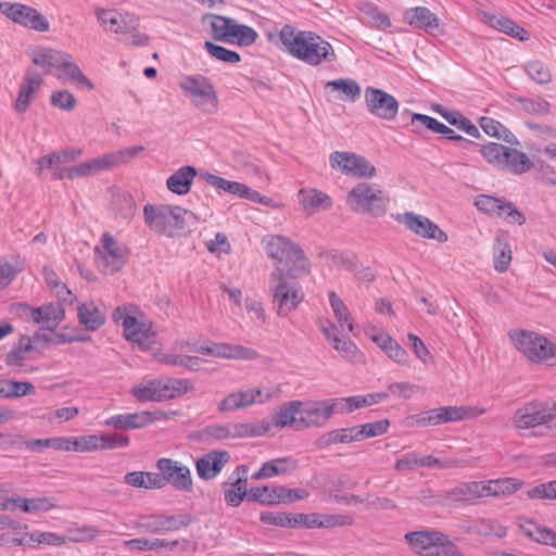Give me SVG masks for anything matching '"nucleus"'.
<instances>
[{
	"instance_id": "40",
	"label": "nucleus",
	"mask_w": 556,
	"mask_h": 556,
	"mask_svg": "<svg viewBox=\"0 0 556 556\" xmlns=\"http://www.w3.org/2000/svg\"><path fill=\"white\" fill-rule=\"evenodd\" d=\"M358 442L355 427L341 428L328 431L321 434L315 442V445L320 448H328L333 444H343Z\"/></svg>"
},
{
	"instance_id": "16",
	"label": "nucleus",
	"mask_w": 556,
	"mask_h": 556,
	"mask_svg": "<svg viewBox=\"0 0 556 556\" xmlns=\"http://www.w3.org/2000/svg\"><path fill=\"white\" fill-rule=\"evenodd\" d=\"M156 469L162 473L165 485L172 484L176 490L182 492L192 491V477L186 465L172 458H160L156 462Z\"/></svg>"
},
{
	"instance_id": "59",
	"label": "nucleus",
	"mask_w": 556,
	"mask_h": 556,
	"mask_svg": "<svg viewBox=\"0 0 556 556\" xmlns=\"http://www.w3.org/2000/svg\"><path fill=\"white\" fill-rule=\"evenodd\" d=\"M204 47L207 51V53L222 62L228 63V64H236L240 62V55L232 50H228L222 46L215 45L211 41H205Z\"/></svg>"
},
{
	"instance_id": "1",
	"label": "nucleus",
	"mask_w": 556,
	"mask_h": 556,
	"mask_svg": "<svg viewBox=\"0 0 556 556\" xmlns=\"http://www.w3.org/2000/svg\"><path fill=\"white\" fill-rule=\"evenodd\" d=\"M279 40L291 56L311 66L333 63L338 59L332 45L313 31L296 30L291 25H285Z\"/></svg>"
},
{
	"instance_id": "12",
	"label": "nucleus",
	"mask_w": 556,
	"mask_h": 556,
	"mask_svg": "<svg viewBox=\"0 0 556 556\" xmlns=\"http://www.w3.org/2000/svg\"><path fill=\"white\" fill-rule=\"evenodd\" d=\"M0 12L14 23L37 31H47L49 21L36 9L22 3L1 2Z\"/></svg>"
},
{
	"instance_id": "18",
	"label": "nucleus",
	"mask_w": 556,
	"mask_h": 556,
	"mask_svg": "<svg viewBox=\"0 0 556 556\" xmlns=\"http://www.w3.org/2000/svg\"><path fill=\"white\" fill-rule=\"evenodd\" d=\"M395 219L422 238L433 239L439 242L447 241V235L426 216L406 212L397 214Z\"/></svg>"
},
{
	"instance_id": "55",
	"label": "nucleus",
	"mask_w": 556,
	"mask_h": 556,
	"mask_svg": "<svg viewBox=\"0 0 556 556\" xmlns=\"http://www.w3.org/2000/svg\"><path fill=\"white\" fill-rule=\"evenodd\" d=\"M112 205L115 214L119 215L122 218H129L135 214L136 211V202L132 197L128 193H118L114 195Z\"/></svg>"
},
{
	"instance_id": "30",
	"label": "nucleus",
	"mask_w": 556,
	"mask_h": 556,
	"mask_svg": "<svg viewBox=\"0 0 556 556\" xmlns=\"http://www.w3.org/2000/svg\"><path fill=\"white\" fill-rule=\"evenodd\" d=\"M519 528L522 533L536 543L556 548V532L542 526L532 519H519Z\"/></svg>"
},
{
	"instance_id": "32",
	"label": "nucleus",
	"mask_w": 556,
	"mask_h": 556,
	"mask_svg": "<svg viewBox=\"0 0 556 556\" xmlns=\"http://www.w3.org/2000/svg\"><path fill=\"white\" fill-rule=\"evenodd\" d=\"M295 467L296 462L290 457L276 458L264 463L262 467L252 475L251 478L255 481H258L275 476L285 475L294 470Z\"/></svg>"
},
{
	"instance_id": "8",
	"label": "nucleus",
	"mask_w": 556,
	"mask_h": 556,
	"mask_svg": "<svg viewBox=\"0 0 556 556\" xmlns=\"http://www.w3.org/2000/svg\"><path fill=\"white\" fill-rule=\"evenodd\" d=\"M180 88L191 99L192 104L205 114H214L218 98L213 84L204 76H185Z\"/></svg>"
},
{
	"instance_id": "41",
	"label": "nucleus",
	"mask_w": 556,
	"mask_h": 556,
	"mask_svg": "<svg viewBox=\"0 0 556 556\" xmlns=\"http://www.w3.org/2000/svg\"><path fill=\"white\" fill-rule=\"evenodd\" d=\"M503 170L515 175L529 172L533 164L528 155L515 148L507 147Z\"/></svg>"
},
{
	"instance_id": "51",
	"label": "nucleus",
	"mask_w": 556,
	"mask_h": 556,
	"mask_svg": "<svg viewBox=\"0 0 556 556\" xmlns=\"http://www.w3.org/2000/svg\"><path fill=\"white\" fill-rule=\"evenodd\" d=\"M33 350V342L30 338L23 334L20 338L18 344L14 346L7 355L5 363L9 366H20L26 359L25 354Z\"/></svg>"
},
{
	"instance_id": "60",
	"label": "nucleus",
	"mask_w": 556,
	"mask_h": 556,
	"mask_svg": "<svg viewBox=\"0 0 556 556\" xmlns=\"http://www.w3.org/2000/svg\"><path fill=\"white\" fill-rule=\"evenodd\" d=\"M20 502L23 503V511L28 514L43 513L56 507L54 500L51 497L27 498Z\"/></svg>"
},
{
	"instance_id": "63",
	"label": "nucleus",
	"mask_w": 556,
	"mask_h": 556,
	"mask_svg": "<svg viewBox=\"0 0 556 556\" xmlns=\"http://www.w3.org/2000/svg\"><path fill=\"white\" fill-rule=\"evenodd\" d=\"M166 532L179 531L186 529L195 521L194 516L191 514H179L172 516H164Z\"/></svg>"
},
{
	"instance_id": "26",
	"label": "nucleus",
	"mask_w": 556,
	"mask_h": 556,
	"mask_svg": "<svg viewBox=\"0 0 556 556\" xmlns=\"http://www.w3.org/2000/svg\"><path fill=\"white\" fill-rule=\"evenodd\" d=\"M41 84L42 78L38 72L34 70H28L26 72L15 102L16 112L24 113L27 111L31 102L33 94L39 90Z\"/></svg>"
},
{
	"instance_id": "42",
	"label": "nucleus",
	"mask_w": 556,
	"mask_h": 556,
	"mask_svg": "<svg viewBox=\"0 0 556 556\" xmlns=\"http://www.w3.org/2000/svg\"><path fill=\"white\" fill-rule=\"evenodd\" d=\"M483 497L508 495L520 489L521 482L514 478L482 481Z\"/></svg>"
},
{
	"instance_id": "4",
	"label": "nucleus",
	"mask_w": 556,
	"mask_h": 556,
	"mask_svg": "<svg viewBox=\"0 0 556 556\" xmlns=\"http://www.w3.org/2000/svg\"><path fill=\"white\" fill-rule=\"evenodd\" d=\"M388 194L376 184L359 182L346 195L352 212L371 217L383 216L389 207Z\"/></svg>"
},
{
	"instance_id": "23",
	"label": "nucleus",
	"mask_w": 556,
	"mask_h": 556,
	"mask_svg": "<svg viewBox=\"0 0 556 556\" xmlns=\"http://www.w3.org/2000/svg\"><path fill=\"white\" fill-rule=\"evenodd\" d=\"M445 504L457 507L483 497L482 481L462 482L451 490L444 491Z\"/></svg>"
},
{
	"instance_id": "31",
	"label": "nucleus",
	"mask_w": 556,
	"mask_h": 556,
	"mask_svg": "<svg viewBox=\"0 0 556 556\" xmlns=\"http://www.w3.org/2000/svg\"><path fill=\"white\" fill-rule=\"evenodd\" d=\"M58 79L63 83H71L78 88H87L92 90L94 88L91 80L81 72L79 66L73 61L72 55L66 60L64 65L54 74Z\"/></svg>"
},
{
	"instance_id": "50",
	"label": "nucleus",
	"mask_w": 556,
	"mask_h": 556,
	"mask_svg": "<svg viewBox=\"0 0 556 556\" xmlns=\"http://www.w3.org/2000/svg\"><path fill=\"white\" fill-rule=\"evenodd\" d=\"M354 427L357 434V441H363L365 439L375 438L386 433L390 427V421L388 419H381Z\"/></svg>"
},
{
	"instance_id": "17",
	"label": "nucleus",
	"mask_w": 556,
	"mask_h": 556,
	"mask_svg": "<svg viewBox=\"0 0 556 556\" xmlns=\"http://www.w3.org/2000/svg\"><path fill=\"white\" fill-rule=\"evenodd\" d=\"M555 416V404L548 407L545 403H531L515 413L514 425L518 429L535 428L545 425Z\"/></svg>"
},
{
	"instance_id": "53",
	"label": "nucleus",
	"mask_w": 556,
	"mask_h": 556,
	"mask_svg": "<svg viewBox=\"0 0 556 556\" xmlns=\"http://www.w3.org/2000/svg\"><path fill=\"white\" fill-rule=\"evenodd\" d=\"M43 278L49 287L60 300L66 301L67 296L72 295L71 290L66 285L62 283L56 273L46 265L42 269Z\"/></svg>"
},
{
	"instance_id": "3",
	"label": "nucleus",
	"mask_w": 556,
	"mask_h": 556,
	"mask_svg": "<svg viewBox=\"0 0 556 556\" xmlns=\"http://www.w3.org/2000/svg\"><path fill=\"white\" fill-rule=\"evenodd\" d=\"M295 279L289 275V271L285 273L280 266L276 267L269 276V290L279 316H288L304 299L302 288Z\"/></svg>"
},
{
	"instance_id": "25",
	"label": "nucleus",
	"mask_w": 556,
	"mask_h": 556,
	"mask_svg": "<svg viewBox=\"0 0 556 556\" xmlns=\"http://www.w3.org/2000/svg\"><path fill=\"white\" fill-rule=\"evenodd\" d=\"M404 20L414 28L422 29L429 34L438 30L440 20L426 7H415L405 11Z\"/></svg>"
},
{
	"instance_id": "9",
	"label": "nucleus",
	"mask_w": 556,
	"mask_h": 556,
	"mask_svg": "<svg viewBox=\"0 0 556 556\" xmlns=\"http://www.w3.org/2000/svg\"><path fill=\"white\" fill-rule=\"evenodd\" d=\"M112 319L116 324H122L124 336L128 341L143 343L154 334L152 323L139 314L138 307L135 305L118 306L114 311Z\"/></svg>"
},
{
	"instance_id": "47",
	"label": "nucleus",
	"mask_w": 556,
	"mask_h": 556,
	"mask_svg": "<svg viewBox=\"0 0 556 556\" xmlns=\"http://www.w3.org/2000/svg\"><path fill=\"white\" fill-rule=\"evenodd\" d=\"M479 124L489 136L502 139L509 144L518 142L516 136L494 118L483 116L480 118Z\"/></svg>"
},
{
	"instance_id": "28",
	"label": "nucleus",
	"mask_w": 556,
	"mask_h": 556,
	"mask_svg": "<svg viewBox=\"0 0 556 556\" xmlns=\"http://www.w3.org/2000/svg\"><path fill=\"white\" fill-rule=\"evenodd\" d=\"M153 418L148 412L114 415L105 420V425L118 430L140 429L152 424Z\"/></svg>"
},
{
	"instance_id": "29",
	"label": "nucleus",
	"mask_w": 556,
	"mask_h": 556,
	"mask_svg": "<svg viewBox=\"0 0 556 556\" xmlns=\"http://www.w3.org/2000/svg\"><path fill=\"white\" fill-rule=\"evenodd\" d=\"M65 317V309L60 303H50L31 309L34 323L41 324L45 329L53 330Z\"/></svg>"
},
{
	"instance_id": "44",
	"label": "nucleus",
	"mask_w": 556,
	"mask_h": 556,
	"mask_svg": "<svg viewBox=\"0 0 556 556\" xmlns=\"http://www.w3.org/2000/svg\"><path fill=\"white\" fill-rule=\"evenodd\" d=\"M486 18L488 24L491 27L514 38H518L521 41L528 40L530 37L529 33L525 28L517 25L513 20L497 15H490L486 16Z\"/></svg>"
},
{
	"instance_id": "37",
	"label": "nucleus",
	"mask_w": 556,
	"mask_h": 556,
	"mask_svg": "<svg viewBox=\"0 0 556 556\" xmlns=\"http://www.w3.org/2000/svg\"><path fill=\"white\" fill-rule=\"evenodd\" d=\"M214 357L254 361L258 357V353L254 349L239 344L214 343Z\"/></svg>"
},
{
	"instance_id": "52",
	"label": "nucleus",
	"mask_w": 556,
	"mask_h": 556,
	"mask_svg": "<svg viewBox=\"0 0 556 556\" xmlns=\"http://www.w3.org/2000/svg\"><path fill=\"white\" fill-rule=\"evenodd\" d=\"M329 301L333 311L334 317L337 318L340 326L348 325L351 332L354 331V325L351 321L350 312L344 302L337 295L334 291L329 292Z\"/></svg>"
},
{
	"instance_id": "5",
	"label": "nucleus",
	"mask_w": 556,
	"mask_h": 556,
	"mask_svg": "<svg viewBox=\"0 0 556 556\" xmlns=\"http://www.w3.org/2000/svg\"><path fill=\"white\" fill-rule=\"evenodd\" d=\"M143 215L151 230L174 237L185 228L186 217L193 214L179 206L148 204L144 206Z\"/></svg>"
},
{
	"instance_id": "49",
	"label": "nucleus",
	"mask_w": 556,
	"mask_h": 556,
	"mask_svg": "<svg viewBox=\"0 0 556 556\" xmlns=\"http://www.w3.org/2000/svg\"><path fill=\"white\" fill-rule=\"evenodd\" d=\"M159 386H160L159 379H152L144 383L135 386L130 390V393L134 397H136L140 402H149V401L160 402Z\"/></svg>"
},
{
	"instance_id": "33",
	"label": "nucleus",
	"mask_w": 556,
	"mask_h": 556,
	"mask_svg": "<svg viewBox=\"0 0 556 556\" xmlns=\"http://www.w3.org/2000/svg\"><path fill=\"white\" fill-rule=\"evenodd\" d=\"M325 89L331 92H339L336 97L338 100L355 102L362 93L361 85L351 78H339L326 83Z\"/></svg>"
},
{
	"instance_id": "13",
	"label": "nucleus",
	"mask_w": 556,
	"mask_h": 556,
	"mask_svg": "<svg viewBox=\"0 0 556 556\" xmlns=\"http://www.w3.org/2000/svg\"><path fill=\"white\" fill-rule=\"evenodd\" d=\"M364 98L368 112L378 118L393 121L399 113L397 100L382 89L369 86L365 89Z\"/></svg>"
},
{
	"instance_id": "34",
	"label": "nucleus",
	"mask_w": 556,
	"mask_h": 556,
	"mask_svg": "<svg viewBox=\"0 0 556 556\" xmlns=\"http://www.w3.org/2000/svg\"><path fill=\"white\" fill-rule=\"evenodd\" d=\"M197 170L192 166H182L172 174L166 181L168 190L173 193L184 195L187 194L192 186Z\"/></svg>"
},
{
	"instance_id": "54",
	"label": "nucleus",
	"mask_w": 556,
	"mask_h": 556,
	"mask_svg": "<svg viewBox=\"0 0 556 556\" xmlns=\"http://www.w3.org/2000/svg\"><path fill=\"white\" fill-rule=\"evenodd\" d=\"M511 261L510 245L500 238L494 245V267L500 273H505Z\"/></svg>"
},
{
	"instance_id": "6",
	"label": "nucleus",
	"mask_w": 556,
	"mask_h": 556,
	"mask_svg": "<svg viewBox=\"0 0 556 556\" xmlns=\"http://www.w3.org/2000/svg\"><path fill=\"white\" fill-rule=\"evenodd\" d=\"M509 338L525 357L534 363L556 364V343L530 330H514Z\"/></svg>"
},
{
	"instance_id": "64",
	"label": "nucleus",
	"mask_w": 556,
	"mask_h": 556,
	"mask_svg": "<svg viewBox=\"0 0 556 556\" xmlns=\"http://www.w3.org/2000/svg\"><path fill=\"white\" fill-rule=\"evenodd\" d=\"M76 99L68 90H59L51 94V104L67 112L76 108Z\"/></svg>"
},
{
	"instance_id": "24",
	"label": "nucleus",
	"mask_w": 556,
	"mask_h": 556,
	"mask_svg": "<svg viewBox=\"0 0 556 556\" xmlns=\"http://www.w3.org/2000/svg\"><path fill=\"white\" fill-rule=\"evenodd\" d=\"M229 460L230 454L228 451H211L197 460V473L203 480H211L222 471Z\"/></svg>"
},
{
	"instance_id": "43",
	"label": "nucleus",
	"mask_w": 556,
	"mask_h": 556,
	"mask_svg": "<svg viewBox=\"0 0 556 556\" xmlns=\"http://www.w3.org/2000/svg\"><path fill=\"white\" fill-rule=\"evenodd\" d=\"M159 382L160 402L178 397L193 388L187 379L167 378L159 379Z\"/></svg>"
},
{
	"instance_id": "57",
	"label": "nucleus",
	"mask_w": 556,
	"mask_h": 556,
	"mask_svg": "<svg viewBox=\"0 0 556 556\" xmlns=\"http://www.w3.org/2000/svg\"><path fill=\"white\" fill-rule=\"evenodd\" d=\"M527 75L540 85L548 84L552 80L549 68L541 61H531L525 65Z\"/></svg>"
},
{
	"instance_id": "15",
	"label": "nucleus",
	"mask_w": 556,
	"mask_h": 556,
	"mask_svg": "<svg viewBox=\"0 0 556 556\" xmlns=\"http://www.w3.org/2000/svg\"><path fill=\"white\" fill-rule=\"evenodd\" d=\"M276 395L275 391L261 388L248 389L244 391H237L228 394L218 404V410L222 413L233 412L240 408L249 407L253 404H263L271 400Z\"/></svg>"
},
{
	"instance_id": "22",
	"label": "nucleus",
	"mask_w": 556,
	"mask_h": 556,
	"mask_svg": "<svg viewBox=\"0 0 556 556\" xmlns=\"http://www.w3.org/2000/svg\"><path fill=\"white\" fill-rule=\"evenodd\" d=\"M96 15L100 25L108 31L126 35L137 28L136 18L115 10L98 9Z\"/></svg>"
},
{
	"instance_id": "20",
	"label": "nucleus",
	"mask_w": 556,
	"mask_h": 556,
	"mask_svg": "<svg viewBox=\"0 0 556 556\" xmlns=\"http://www.w3.org/2000/svg\"><path fill=\"white\" fill-rule=\"evenodd\" d=\"M143 150L144 148L142 146H135L91 159L89 162L92 174L97 175L101 172H109L115 167L125 165L137 157Z\"/></svg>"
},
{
	"instance_id": "38",
	"label": "nucleus",
	"mask_w": 556,
	"mask_h": 556,
	"mask_svg": "<svg viewBox=\"0 0 556 556\" xmlns=\"http://www.w3.org/2000/svg\"><path fill=\"white\" fill-rule=\"evenodd\" d=\"M70 55L63 51L45 49L34 54L33 63L43 67L47 73H53L54 70H60L66 60H70Z\"/></svg>"
},
{
	"instance_id": "62",
	"label": "nucleus",
	"mask_w": 556,
	"mask_h": 556,
	"mask_svg": "<svg viewBox=\"0 0 556 556\" xmlns=\"http://www.w3.org/2000/svg\"><path fill=\"white\" fill-rule=\"evenodd\" d=\"M519 102L521 103L522 110L529 114L545 116L549 113L551 104L543 98H522L519 100Z\"/></svg>"
},
{
	"instance_id": "10",
	"label": "nucleus",
	"mask_w": 556,
	"mask_h": 556,
	"mask_svg": "<svg viewBox=\"0 0 556 556\" xmlns=\"http://www.w3.org/2000/svg\"><path fill=\"white\" fill-rule=\"evenodd\" d=\"M102 247L96 248V262L98 268L105 275H113L122 269L126 263V249L109 233L102 236Z\"/></svg>"
},
{
	"instance_id": "58",
	"label": "nucleus",
	"mask_w": 556,
	"mask_h": 556,
	"mask_svg": "<svg viewBox=\"0 0 556 556\" xmlns=\"http://www.w3.org/2000/svg\"><path fill=\"white\" fill-rule=\"evenodd\" d=\"M443 117L454 126H457L459 129L464 130L467 135L478 138L480 136V131L476 125H473L468 118H466L459 112H446L442 114Z\"/></svg>"
},
{
	"instance_id": "11",
	"label": "nucleus",
	"mask_w": 556,
	"mask_h": 556,
	"mask_svg": "<svg viewBox=\"0 0 556 556\" xmlns=\"http://www.w3.org/2000/svg\"><path fill=\"white\" fill-rule=\"evenodd\" d=\"M258 434L260 432L249 424H227L224 426H207L192 433L191 439L205 444H212L215 441H222L225 439L256 437Z\"/></svg>"
},
{
	"instance_id": "35",
	"label": "nucleus",
	"mask_w": 556,
	"mask_h": 556,
	"mask_svg": "<svg viewBox=\"0 0 556 556\" xmlns=\"http://www.w3.org/2000/svg\"><path fill=\"white\" fill-rule=\"evenodd\" d=\"M289 494L285 486H256L249 490V501L263 505H276L282 503Z\"/></svg>"
},
{
	"instance_id": "61",
	"label": "nucleus",
	"mask_w": 556,
	"mask_h": 556,
	"mask_svg": "<svg viewBox=\"0 0 556 556\" xmlns=\"http://www.w3.org/2000/svg\"><path fill=\"white\" fill-rule=\"evenodd\" d=\"M137 528L148 533L166 532L164 515H150L140 517Z\"/></svg>"
},
{
	"instance_id": "46",
	"label": "nucleus",
	"mask_w": 556,
	"mask_h": 556,
	"mask_svg": "<svg viewBox=\"0 0 556 556\" xmlns=\"http://www.w3.org/2000/svg\"><path fill=\"white\" fill-rule=\"evenodd\" d=\"M212 36L215 40L233 42L232 31L236 25L235 20L222 15L211 17Z\"/></svg>"
},
{
	"instance_id": "56",
	"label": "nucleus",
	"mask_w": 556,
	"mask_h": 556,
	"mask_svg": "<svg viewBox=\"0 0 556 556\" xmlns=\"http://www.w3.org/2000/svg\"><path fill=\"white\" fill-rule=\"evenodd\" d=\"M505 200L498 199L488 194H480L476 198L475 205L481 212L486 214H495L496 216H503V206Z\"/></svg>"
},
{
	"instance_id": "39",
	"label": "nucleus",
	"mask_w": 556,
	"mask_h": 556,
	"mask_svg": "<svg viewBox=\"0 0 556 556\" xmlns=\"http://www.w3.org/2000/svg\"><path fill=\"white\" fill-rule=\"evenodd\" d=\"M79 323L89 331L99 329L105 323V315L93 302L83 303L77 308Z\"/></svg>"
},
{
	"instance_id": "14",
	"label": "nucleus",
	"mask_w": 556,
	"mask_h": 556,
	"mask_svg": "<svg viewBox=\"0 0 556 556\" xmlns=\"http://www.w3.org/2000/svg\"><path fill=\"white\" fill-rule=\"evenodd\" d=\"M331 166L339 167L345 174L357 178H372L376 176V167L364 156L351 152L336 151L330 155Z\"/></svg>"
},
{
	"instance_id": "19",
	"label": "nucleus",
	"mask_w": 556,
	"mask_h": 556,
	"mask_svg": "<svg viewBox=\"0 0 556 556\" xmlns=\"http://www.w3.org/2000/svg\"><path fill=\"white\" fill-rule=\"evenodd\" d=\"M203 177L208 185L219 190H223L229 194L238 195L239 198L247 199L252 202L265 205H269L271 202L269 198L263 197L260 192L251 189L244 184L238 181H230L210 173H206Z\"/></svg>"
},
{
	"instance_id": "45",
	"label": "nucleus",
	"mask_w": 556,
	"mask_h": 556,
	"mask_svg": "<svg viewBox=\"0 0 556 556\" xmlns=\"http://www.w3.org/2000/svg\"><path fill=\"white\" fill-rule=\"evenodd\" d=\"M467 533L481 535V536H491L494 535L496 538H504L506 535V528L501 526L494 520L490 519H481L476 520L470 523L467 529Z\"/></svg>"
},
{
	"instance_id": "2",
	"label": "nucleus",
	"mask_w": 556,
	"mask_h": 556,
	"mask_svg": "<svg viewBox=\"0 0 556 556\" xmlns=\"http://www.w3.org/2000/svg\"><path fill=\"white\" fill-rule=\"evenodd\" d=\"M267 255L283 264L285 273L300 278L309 273L311 264L301 247L282 236H273L267 241Z\"/></svg>"
},
{
	"instance_id": "36",
	"label": "nucleus",
	"mask_w": 556,
	"mask_h": 556,
	"mask_svg": "<svg viewBox=\"0 0 556 556\" xmlns=\"http://www.w3.org/2000/svg\"><path fill=\"white\" fill-rule=\"evenodd\" d=\"M302 401L294 400L282 404L273 418L276 428L294 427L298 430V420Z\"/></svg>"
},
{
	"instance_id": "27",
	"label": "nucleus",
	"mask_w": 556,
	"mask_h": 556,
	"mask_svg": "<svg viewBox=\"0 0 556 556\" xmlns=\"http://www.w3.org/2000/svg\"><path fill=\"white\" fill-rule=\"evenodd\" d=\"M298 197L304 212L308 215L328 211L333 204L328 194L317 189L300 190Z\"/></svg>"
},
{
	"instance_id": "7",
	"label": "nucleus",
	"mask_w": 556,
	"mask_h": 556,
	"mask_svg": "<svg viewBox=\"0 0 556 556\" xmlns=\"http://www.w3.org/2000/svg\"><path fill=\"white\" fill-rule=\"evenodd\" d=\"M410 547L425 556H464L458 547L439 531H416L405 534Z\"/></svg>"
},
{
	"instance_id": "21",
	"label": "nucleus",
	"mask_w": 556,
	"mask_h": 556,
	"mask_svg": "<svg viewBox=\"0 0 556 556\" xmlns=\"http://www.w3.org/2000/svg\"><path fill=\"white\" fill-rule=\"evenodd\" d=\"M331 418L330 407H325L324 401L302 402L298 420V430L321 427Z\"/></svg>"
},
{
	"instance_id": "48",
	"label": "nucleus",
	"mask_w": 556,
	"mask_h": 556,
	"mask_svg": "<svg viewBox=\"0 0 556 556\" xmlns=\"http://www.w3.org/2000/svg\"><path fill=\"white\" fill-rule=\"evenodd\" d=\"M507 147L501 143L496 142H490L488 144H484L480 149L481 155L484 157V160L493 165L494 167L502 169L505 162V155H506Z\"/></svg>"
}]
</instances>
